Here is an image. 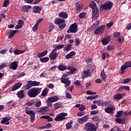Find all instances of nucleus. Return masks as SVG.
Wrapping results in <instances>:
<instances>
[{
  "label": "nucleus",
  "instance_id": "55",
  "mask_svg": "<svg viewBox=\"0 0 131 131\" xmlns=\"http://www.w3.org/2000/svg\"><path fill=\"white\" fill-rule=\"evenodd\" d=\"M64 48V45H60L56 47L55 49L57 50H61V49H63Z\"/></svg>",
  "mask_w": 131,
  "mask_h": 131
},
{
  "label": "nucleus",
  "instance_id": "28",
  "mask_svg": "<svg viewBox=\"0 0 131 131\" xmlns=\"http://www.w3.org/2000/svg\"><path fill=\"white\" fill-rule=\"evenodd\" d=\"M91 75L90 74V72L88 71H83L82 72V78H86V77H89Z\"/></svg>",
  "mask_w": 131,
  "mask_h": 131
},
{
  "label": "nucleus",
  "instance_id": "37",
  "mask_svg": "<svg viewBox=\"0 0 131 131\" xmlns=\"http://www.w3.org/2000/svg\"><path fill=\"white\" fill-rule=\"evenodd\" d=\"M26 104L30 106H33V105H35V102L34 101V100H31L30 101H28L26 103Z\"/></svg>",
  "mask_w": 131,
  "mask_h": 131
},
{
  "label": "nucleus",
  "instance_id": "58",
  "mask_svg": "<svg viewBox=\"0 0 131 131\" xmlns=\"http://www.w3.org/2000/svg\"><path fill=\"white\" fill-rule=\"evenodd\" d=\"M112 26H113V21L108 23V24H106V27H107V28H110L112 27Z\"/></svg>",
  "mask_w": 131,
  "mask_h": 131
},
{
  "label": "nucleus",
  "instance_id": "19",
  "mask_svg": "<svg viewBox=\"0 0 131 131\" xmlns=\"http://www.w3.org/2000/svg\"><path fill=\"white\" fill-rule=\"evenodd\" d=\"M24 25V21L22 20H19L17 23V25L15 26V29H21V28L23 27Z\"/></svg>",
  "mask_w": 131,
  "mask_h": 131
},
{
  "label": "nucleus",
  "instance_id": "35",
  "mask_svg": "<svg viewBox=\"0 0 131 131\" xmlns=\"http://www.w3.org/2000/svg\"><path fill=\"white\" fill-rule=\"evenodd\" d=\"M116 121L117 123H119L120 124H124V122H125V118L116 119Z\"/></svg>",
  "mask_w": 131,
  "mask_h": 131
},
{
  "label": "nucleus",
  "instance_id": "44",
  "mask_svg": "<svg viewBox=\"0 0 131 131\" xmlns=\"http://www.w3.org/2000/svg\"><path fill=\"white\" fill-rule=\"evenodd\" d=\"M86 109V106L83 104H81L80 107L79 108V111L82 112V111H84Z\"/></svg>",
  "mask_w": 131,
  "mask_h": 131
},
{
  "label": "nucleus",
  "instance_id": "52",
  "mask_svg": "<svg viewBox=\"0 0 131 131\" xmlns=\"http://www.w3.org/2000/svg\"><path fill=\"white\" fill-rule=\"evenodd\" d=\"M118 41L119 43H123V41H124V38H123V37H119L118 38Z\"/></svg>",
  "mask_w": 131,
  "mask_h": 131
},
{
  "label": "nucleus",
  "instance_id": "2",
  "mask_svg": "<svg viewBox=\"0 0 131 131\" xmlns=\"http://www.w3.org/2000/svg\"><path fill=\"white\" fill-rule=\"evenodd\" d=\"M41 92V89L33 88L28 92V96L30 98H35Z\"/></svg>",
  "mask_w": 131,
  "mask_h": 131
},
{
  "label": "nucleus",
  "instance_id": "10",
  "mask_svg": "<svg viewBox=\"0 0 131 131\" xmlns=\"http://www.w3.org/2000/svg\"><path fill=\"white\" fill-rule=\"evenodd\" d=\"M106 29V26L102 25L98 27L97 29H96L94 31V34H96V35H100L101 33L105 30Z\"/></svg>",
  "mask_w": 131,
  "mask_h": 131
},
{
  "label": "nucleus",
  "instance_id": "3",
  "mask_svg": "<svg viewBox=\"0 0 131 131\" xmlns=\"http://www.w3.org/2000/svg\"><path fill=\"white\" fill-rule=\"evenodd\" d=\"M40 84V82H37L36 81H28L27 84L24 86V89L25 90H29L31 89L32 86H38Z\"/></svg>",
  "mask_w": 131,
  "mask_h": 131
},
{
  "label": "nucleus",
  "instance_id": "23",
  "mask_svg": "<svg viewBox=\"0 0 131 131\" xmlns=\"http://www.w3.org/2000/svg\"><path fill=\"white\" fill-rule=\"evenodd\" d=\"M17 96L19 99H22L25 97V93L24 90H20L17 93Z\"/></svg>",
  "mask_w": 131,
  "mask_h": 131
},
{
  "label": "nucleus",
  "instance_id": "40",
  "mask_svg": "<svg viewBox=\"0 0 131 131\" xmlns=\"http://www.w3.org/2000/svg\"><path fill=\"white\" fill-rule=\"evenodd\" d=\"M72 123H73V121H70L66 124L67 129H70V128L72 127Z\"/></svg>",
  "mask_w": 131,
  "mask_h": 131
},
{
  "label": "nucleus",
  "instance_id": "31",
  "mask_svg": "<svg viewBox=\"0 0 131 131\" xmlns=\"http://www.w3.org/2000/svg\"><path fill=\"white\" fill-rule=\"evenodd\" d=\"M22 10L24 12H28L31 9V6L24 5L21 7Z\"/></svg>",
  "mask_w": 131,
  "mask_h": 131
},
{
  "label": "nucleus",
  "instance_id": "50",
  "mask_svg": "<svg viewBox=\"0 0 131 131\" xmlns=\"http://www.w3.org/2000/svg\"><path fill=\"white\" fill-rule=\"evenodd\" d=\"M62 106V104L59 102H57L56 103L54 104V108L55 109H58V108H60Z\"/></svg>",
  "mask_w": 131,
  "mask_h": 131
},
{
  "label": "nucleus",
  "instance_id": "29",
  "mask_svg": "<svg viewBox=\"0 0 131 131\" xmlns=\"http://www.w3.org/2000/svg\"><path fill=\"white\" fill-rule=\"evenodd\" d=\"M101 42L103 45V46H106V45H108V43L110 42V37L104 38L101 40Z\"/></svg>",
  "mask_w": 131,
  "mask_h": 131
},
{
  "label": "nucleus",
  "instance_id": "26",
  "mask_svg": "<svg viewBox=\"0 0 131 131\" xmlns=\"http://www.w3.org/2000/svg\"><path fill=\"white\" fill-rule=\"evenodd\" d=\"M17 32H18V30H17L10 31L8 38L10 39L13 38V36H14V35H15Z\"/></svg>",
  "mask_w": 131,
  "mask_h": 131
},
{
  "label": "nucleus",
  "instance_id": "53",
  "mask_svg": "<svg viewBox=\"0 0 131 131\" xmlns=\"http://www.w3.org/2000/svg\"><path fill=\"white\" fill-rule=\"evenodd\" d=\"M99 21H96V23L92 26V29H95V28H97V27L99 26Z\"/></svg>",
  "mask_w": 131,
  "mask_h": 131
},
{
  "label": "nucleus",
  "instance_id": "62",
  "mask_svg": "<svg viewBox=\"0 0 131 131\" xmlns=\"http://www.w3.org/2000/svg\"><path fill=\"white\" fill-rule=\"evenodd\" d=\"M114 37H119V36L120 35V33L117 32L114 33L113 34Z\"/></svg>",
  "mask_w": 131,
  "mask_h": 131
},
{
  "label": "nucleus",
  "instance_id": "39",
  "mask_svg": "<svg viewBox=\"0 0 131 131\" xmlns=\"http://www.w3.org/2000/svg\"><path fill=\"white\" fill-rule=\"evenodd\" d=\"M97 98H99V95H98L88 96L86 97V99L88 100H94V99H97Z\"/></svg>",
  "mask_w": 131,
  "mask_h": 131
},
{
  "label": "nucleus",
  "instance_id": "36",
  "mask_svg": "<svg viewBox=\"0 0 131 131\" xmlns=\"http://www.w3.org/2000/svg\"><path fill=\"white\" fill-rule=\"evenodd\" d=\"M25 50H19L17 49H15L13 51V53L14 55H20V54H23V53H25Z\"/></svg>",
  "mask_w": 131,
  "mask_h": 131
},
{
  "label": "nucleus",
  "instance_id": "63",
  "mask_svg": "<svg viewBox=\"0 0 131 131\" xmlns=\"http://www.w3.org/2000/svg\"><path fill=\"white\" fill-rule=\"evenodd\" d=\"M79 45H80V41H79V39H76L75 46L77 47V46H79Z\"/></svg>",
  "mask_w": 131,
  "mask_h": 131
},
{
  "label": "nucleus",
  "instance_id": "21",
  "mask_svg": "<svg viewBox=\"0 0 131 131\" xmlns=\"http://www.w3.org/2000/svg\"><path fill=\"white\" fill-rule=\"evenodd\" d=\"M123 96H125V94H117L114 96V99H115V100H120L122 99Z\"/></svg>",
  "mask_w": 131,
  "mask_h": 131
},
{
  "label": "nucleus",
  "instance_id": "9",
  "mask_svg": "<svg viewBox=\"0 0 131 131\" xmlns=\"http://www.w3.org/2000/svg\"><path fill=\"white\" fill-rule=\"evenodd\" d=\"M113 6V3L107 2L105 3L104 4L101 5V8L103 10H110Z\"/></svg>",
  "mask_w": 131,
  "mask_h": 131
},
{
  "label": "nucleus",
  "instance_id": "22",
  "mask_svg": "<svg viewBox=\"0 0 131 131\" xmlns=\"http://www.w3.org/2000/svg\"><path fill=\"white\" fill-rule=\"evenodd\" d=\"M76 55V52L75 51H72L69 54L66 55V59H71L73 58L74 56Z\"/></svg>",
  "mask_w": 131,
  "mask_h": 131
},
{
  "label": "nucleus",
  "instance_id": "57",
  "mask_svg": "<svg viewBox=\"0 0 131 131\" xmlns=\"http://www.w3.org/2000/svg\"><path fill=\"white\" fill-rule=\"evenodd\" d=\"M59 28H60V29H64V28H65V27L66 26V24L62 23L60 25H58Z\"/></svg>",
  "mask_w": 131,
  "mask_h": 131
},
{
  "label": "nucleus",
  "instance_id": "61",
  "mask_svg": "<svg viewBox=\"0 0 131 131\" xmlns=\"http://www.w3.org/2000/svg\"><path fill=\"white\" fill-rule=\"evenodd\" d=\"M99 113V111H93L91 112V115H96Z\"/></svg>",
  "mask_w": 131,
  "mask_h": 131
},
{
  "label": "nucleus",
  "instance_id": "41",
  "mask_svg": "<svg viewBox=\"0 0 131 131\" xmlns=\"http://www.w3.org/2000/svg\"><path fill=\"white\" fill-rule=\"evenodd\" d=\"M72 45L68 44L66 47L64 48L63 51H70L71 50Z\"/></svg>",
  "mask_w": 131,
  "mask_h": 131
},
{
  "label": "nucleus",
  "instance_id": "48",
  "mask_svg": "<svg viewBox=\"0 0 131 131\" xmlns=\"http://www.w3.org/2000/svg\"><path fill=\"white\" fill-rule=\"evenodd\" d=\"M120 90H126V91H129V86H121L119 89V90L120 91Z\"/></svg>",
  "mask_w": 131,
  "mask_h": 131
},
{
  "label": "nucleus",
  "instance_id": "18",
  "mask_svg": "<svg viewBox=\"0 0 131 131\" xmlns=\"http://www.w3.org/2000/svg\"><path fill=\"white\" fill-rule=\"evenodd\" d=\"M21 85H22V83L21 82H17L15 83L12 86V92H14V91H16V90L20 89Z\"/></svg>",
  "mask_w": 131,
  "mask_h": 131
},
{
  "label": "nucleus",
  "instance_id": "24",
  "mask_svg": "<svg viewBox=\"0 0 131 131\" xmlns=\"http://www.w3.org/2000/svg\"><path fill=\"white\" fill-rule=\"evenodd\" d=\"M100 77L102 81H106V79H107V76L106 75V73H105V71H104V70L101 71Z\"/></svg>",
  "mask_w": 131,
  "mask_h": 131
},
{
  "label": "nucleus",
  "instance_id": "56",
  "mask_svg": "<svg viewBox=\"0 0 131 131\" xmlns=\"http://www.w3.org/2000/svg\"><path fill=\"white\" fill-rule=\"evenodd\" d=\"M84 114H85V113H84V112H78L77 114V116H78L79 117H81V116H83V115H84Z\"/></svg>",
  "mask_w": 131,
  "mask_h": 131
},
{
  "label": "nucleus",
  "instance_id": "60",
  "mask_svg": "<svg viewBox=\"0 0 131 131\" xmlns=\"http://www.w3.org/2000/svg\"><path fill=\"white\" fill-rule=\"evenodd\" d=\"M40 106H41V101H39L35 103L36 107H40Z\"/></svg>",
  "mask_w": 131,
  "mask_h": 131
},
{
  "label": "nucleus",
  "instance_id": "25",
  "mask_svg": "<svg viewBox=\"0 0 131 131\" xmlns=\"http://www.w3.org/2000/svg\"><path fill=\"white\" fill-rule=\"evenodd\" d=\"M64 22H65V20L61 18H56L54 20L55 24L57 25L62 24L63 23H64Z\"/></svg>",
  "mask_w": 131,
  "mask_h": 131
},
{
  "label": "nucleus",
  "instance_id": "14",
  "mask_svg": "<svg viewBox=\"0 0 131 131\" xmlns=\"http://www.w3.org/2000/svg\"><path fill=\"white\" fill-rule=\"evenodd\" d=\"M59 100V97L57 96L50 97L48 98L46 101V103L49 104V103H54V102H57Z\"/></svg>",
  "mask_w": 131,
  "mask_h": 131
},
{
  "label": "nucleus",
  "instance_id": "46",
  "mask_svg": "<svg viewBox=\"0 0 131 131\" xmlns=\"http://www.w3.org/2000/svg\"><path fill=\"white\" fill-rule=\"evenodd\" d=\"M122 113H123V111H119V112H118L117 113V115H116V117H118L119 118H120V117H122Z\"/></svg>",
  "mask_w": 131,
  "mask_h": 131
},
{
  "label": "nucleus",
  "instance_id": "27",
  "mask_svg": "<svg viewBox=\"0 0 131 131\" xmlns=\"http://www.w3.org/2000/svg\"><path fill=\"white\" fill-rule=\"evenodd\" d=\"M9 120H10V118L5 117L3 119V120L1 121V123L2 124H6V125H9L10 124V122H9Z\"/></svg>",
  "mask_w": 131,
  "mask_h": 131
},
{
  "label": "nucleus",
  "instance_id": "59",
  "mask_svg": "<svg viewBox=\"0 0 131 131\" xmlns=\"http://www.w3.org/2000/svg\"><path fill=\"white\" fill-rule=\"evenodd\" d=\"M43 20V18H39L38 20H36V24L39 25V24L40 23V22H42Z\"/></svg>",
  "mask_w": 131,
  "mask_h": 131
},
{
  "label": "nucleus",
  "instance_id": "64",
  "mask_svg": "<svg viewBox=\"0 0 131 131\" xmlns=\"http://www.w3.org/2000/svg\"><path fill=\"white\" fill-rule=\"evenodd\" d=\"M74 84L77 85V86H79V85H80V82L78 80L75 81L74 82Z\"/></svg>",
  "mask_w": 131,
  "mask_h": 131
},
{
  "label": "nucleus",
  "instance_id": "8",
  "mask_svg": "<svg viewBox=\"0 0 131 131\" xmlns=\"http://www.w3.org/2000/svg\"><path fill=\"white\" fill-rule=\"evenodd\" d=\"M26 114L30 115L31 121H32V122H33L35 120V113H34L33 110H30L28 108H26Z\"/></svg>",
  "mask_w": 131,
  "mask_h": 131
},
{
  "label": "nucleus",
  "instance_id": "47",
  "mask_svg": "<svg viewBox=\"0 0 131 131\" xmlns=\"http://www.w3.org/2000/svg\"><path fill=\"white\" fill-rule=\"evenodd\" d=\"M38 26L39 25L35 24L34 26L32 27V30L33 32H35V31H36L37 30V29H38Z\"/></svg>",
  "mask_w": 131,
  "mask_h": 131
},
{
  "label": "nucleus",
  "instance_id": "49",
  "mask_svg": "<svg viewBox=\"0 0 131 131\" xmlns=\"http://www.w3.org/2000/svg\"><path fill=\"white\" fill-rule=\"evenodd\" d=\"M10 4V1L9 0H5L3 4V7L5 8H7L8 7V5Z\"/></svg>",
  "mask_w": 131,
  "mask_h": 131
},
{
  "label": "nucleus",
  "instance_id": "5",
  "mask_svg": "<svg viewBox=\"0 0 131 131\" xmlns=\"http://www.w3.org/2000/svg\"><path fill=\"white\" fill-rule=\"evenodd\" d=\"M70 72L68 73L66 75H63L62 77L61 78V81L62 83H64L65 88H67V86H69L70 85V83H71V81L69 80L68 78H66L65 77L68 74H69Z\"/></svg>",
  "mask_w": 131,
  "mask_h": 131
},
{
  "label": "nucleus",
  "instance_id": "54",
  "mask_svg": "<svg viewBox=\"0 0 131 131\" xmlns=\"http://www.w3.org/2000/svg\"><path fill=\"white\" fill-rule=\"evenodd\" d=\"M86 95H96L97 94L96 92H93L91 91H87L86 92Z\"/></svg>",
  "mask_w": 131,
  "mask_h": 131
},
{
  "label": "nucleus",
  "instance_id": "20",
  "mask_svg": "<svg viewBox=\"0 0 131 131\" xmlns=\"http://www.w3.org/2000/svg\"><path fill=\"white\" fill-rule=\"evenodd\" d=\"M105 112L106 113H108V114H111V113H113V111L115 110V108L114 106L113 107H107L105 108Z\"/></svg>",
  "mask_w": 131,
  "mask_h": 131
},
{
  "label": "nucleus",
  "instance_id": "42",
  "mask_svg": "<svg viewBox=\"0 0 131 131\" xmlns=\"http://www.w3.org/2000/svg\"><path fill=\"white\" fill-rule=\"evenodd\" d=\"M110 56L107 53H104L102 54V58L103 60H105L106 58H109Z\"/></svg>",
  "mask_w": 131,
  "mask_h": 131
},
{
  "label": "nucleus",
  "instance_id": "16",
  "mask_svg": "<svg viewBox=\"0 0 131 131\" xmlns=\"http://www.w3.org/2000/svg\"><path fill=\"white\" fill-rule=\"evenodd\" d=\"M131 67V61H127L121 67V70H125L127 68H129Z\"/></svg>",
  "mask_w": 131,
  "mask_h": 131
},
{
  "label": "nucleus",
  "instance_id": "33",
  "mask_svg": "<svg viewBox=\"0 0 131 131\" xmlns=\"http://www.w3.org/2000/svg\"><path fill=\"white\" fill-rule=\"evenodd\" d=\"M58 69H59L60 71H64V70L67 69V67L63 64H61L58 66Z\"/></svg>",
  "mask_w": 131,
  "mask_h": 131
},
{
  "label": "nucleus",
  "instance_id": "1",
  "mask_svg": "<svg viewBox=\"0 0 131 131\" xmlns=\"http://www.w3.org/2000/svg\"><path fill=\"white\" fill-rule=\"evenodd\" d=\"M90 8H92L93 9V16L92 19H96L99 17V9L97 7V4L95 2L92 1L90 2Z\"/></svg>",
  "mask_w": 131,
  "mask_h": 131
},
{
  "label": "nucleus",
  "instance_id": "34",
  "mask_svg": "<svg viewBox=\"0 0 131 131\" xmlns=\"http://www.w3.org/2000/svg\"><path fill=\"white\" fill-rule=\"evenodd\" d=\"M68 70H70V71L72 74H75V73H77V69H76L74 67H69L68 68Z\"/></svg>",
  "mask_w": 131,
  "mask_h": 131
},
{
  "label": "nucleus",
  "instance_id": "15",
  "mask_svg": "<svg viewBox=\"0 0 131 131\" xmlns=\"http://www.w3.org/2000/svg\"><path fill=\"white\" fill-rule=\"evenodd\" d=\"M41 10H42V8L40 6H34L33 7V13H35V14L38 13L39 14L40 13Z\"/></svg>",
  "mask_w": 131,
  "mask_h": 131
},
{
  "label": "nucleus",
  "instance_id": "38",
  "mask_svg": "<svg viewBox=\"0 0 131 131\" xmlns=\"http://www.w3.org/2000/svg\"><path fill=\"white\" fill-rule=\"evenodd\" d=\"M49 60H50V58H49V57H43L40 58V61L41 63H47V62H48Z\"/></svg>",
  "mask_w": 131,
  "mask_h": 131
},
{
  "label": "nucleus",
  "instance_id": "6",
  "mask_svg": "<svg viewBox=\"0 0 131 131\" xmlns=\"http://www.w3.org/2000/svg\"><path fill=\"white\" fill-rule=\"evenodd\" d=\"M67 115L68 114L66 113H61L56 116L54 120L55 121H62V120L66 119V117H65V116H67Z\"/></svg>",
  "mask_w": 131,
  "mask_h": 131
},
{
  "label": "nucleus",
  "instance_id": "30",
  "mask_svg": "<svg viewBox=\"0 0 131 131\" xmlns=\"http://www.w3.org/2000/svg\"><path fill=\"white\" fill-rule=\"evenodd\" d=\"M58 16L60 18H63L64 19H67V18H68V14L64 12H60L58 14Z\"/></svg>",
  "mask_w": 131,
  "mask_h": 131
},
{
  "label": "nucleus",
  "instance_id": "13",
  "mask_svg": "<svg viewBox=\"0 0 131 131\" xmlns=\"http://www.w3.org/2000/svg\"><path fill=\"white\" fill-rule=\"evenodd\" d=\"M90 119L89 115H85L82 118H80L78 119V122L79 124H82V123H85L88 120Z\"/></svg>",
  "mask_w": 131,
  "mask_h": 131
},
{
  "label": "nucleus",
  "instance_id": "45",
  "mask_svg": "<svg viewBox=\"0 0 131 131\" xmlns=\"http://www.w3.org/2000/svg\"><path fill=\"white\" fill-rule=\"evenodd\" d=\"M48 89L45 88L42 92L41 95L42 97H46L48 95Z\"/></svg>",
  "mask_w": 131,
  "mask_h": 131
},
{
  "label": "nucleus",
  "instance_id": "7",
  "mask_svg": "<svg viewBox=\"0 0 131 131\" xmlns=\"http://www.w3.org/2000/svg\"><path fill=\"white\" fill-rule=\"evenodd\" d=\"M85 129L86 131H96V126L92 123H88L85 125Z\"/></svg>",
  "mask_w": 131,
  "mask_h": 131
},
{
  "label": "nucleus",
  "instance_id": "43",
  "mask_svg": "<svg viewBox=\"0 0 131 131\" xmlns=\"http://www.w3.org/2000/svg\"><path fill=\"white\" fill-rule=\"evenodd\" d=\"M85 17H86V13L85 12H82L79 14V18L80 19L85 18Z\"/></svg>",
  "mask_w": 131,
  "mask_h": 131
},
{
  "label": "nucleus",
  "instance_id": "11",
  "mask_svg": "<svg viewBox=\"0 0 131 131\" xmlns=\"http://www.w3.org/2000/svg\"><path fill=\"white\" fill-rule=\"evenodd\" d=\"M58 57V53H57V49H54L50 54L49 58L50 60H56Z\"/></svg>",
  "mask_w": 131,
  "mask_h": 131
},
{
  "label": "nucleus",
  "instance_id": "12",
  "mask_svg": "<svg viewBox=\"0 0 131 131\" xmlns=\"http://www.w3.org/2000/svg\"><path fill=\"white\" fill-rule=\"evenodd\" d=\"M50 110V107L49 106H42L40 108H37L36 110V112L38 113H46L47 111Z\"/></svg>",
  "mask_w": 131,
  "mask_h": 131
},
{
  "label": "nucleus",
  "instance_id": "17",
  "mask_svg": "<svg viewBox=\"0 0 131 131\" xmlns=\"http://www.w3.org/2000/svg\"><path fill=\"white\" fill-rule=\"evenodd\" d=\"M17 67H18V63L17 61L12 62L9 66L10 69H12L13 70H17Z\"/></svg>",
  "mask_w": 131,
  "mask_h": 131
},
{
  "label": "nucleus",
  "instance_id": "51",
  "mask_svg": "<svg viewBox=\"0 0 131 131\" xmlns=\"http://www.w3.org/2000/svg\"><path fill=\"white\" fill-rule=\"evenodd\" d=\"M107 50L108 51H114L115 47L113 46L110 45L107 46Z\"/></svg>",
  "mask_w": 131,
  "mask_h": 131
},
{
  "label": "nucleus",
  "instance_id": "4",
  "mask_svg": "<svg viewBox=\"0 0 131 131\" xmlns=\"http://www.w3.org/2000/svg\"><path fill=\"white\" fill-rule=\"evenodd\" d=\"M77 24L74 23L70 26L69 29L67 30V33H76L78 31L77 29Z\"/></svg>",
  "mask_w": 131,
  "mask_h": 131
},
{
  "label": "nucleus",
  "instance_id": "32",
  "mask_svg": "<svg viewBox=\"0 0 131 131\" xmlns=\"http://www.w3.org/2000/svg\"><path fill=\"white\" fill-rule=\"evenodd\" d=\"M47 54H48V51L46 50L42 53H37V56L38 57V58H41L42 57H45V56H46Z\"/></svg>",
  "mask_w": 131,
  "mask_h": 131
}]
</instances>
